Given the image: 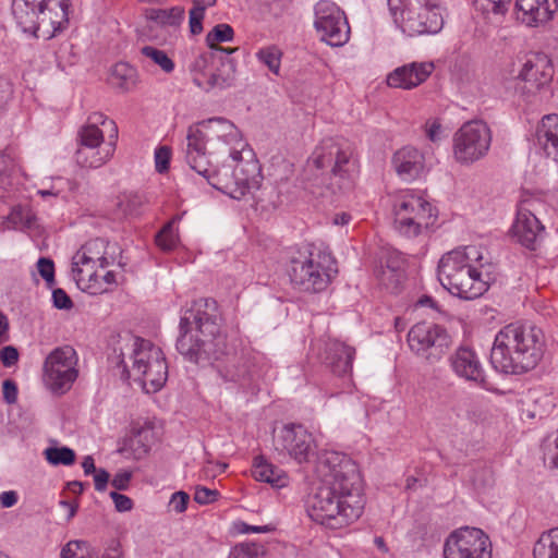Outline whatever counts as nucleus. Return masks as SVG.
I'll return each instance as SVG.
<instances>
[{
    "label": "nucleus",
    "instance_id": "14",
    "mask_svg": "<svg viewBox=\"0 0 558 558\" xmlns=\"http://www.w3.org/2000/svg\"><path fill=\"white\" fill-rule=\"evenodd\" d=\"M444 557L492 558V543L481 529L463 526L452 532L446 539Z\"/></svg>",
    "mask_w": 558,
    "mask_h": 558
},
{
    "label": "nucleus",
    "instance_id": "60",
    "mask_svg": "<svg viewBox=\"0 0 558 558\" xmlns=\"http://www.w3.org/2000/svg\"><path fill=\"white\" fill-rule=\"evenodd\" d=\"M3 399L8 404H13L17 400V386L14 380L5 379L2 383Z\"/></svg>",
    "mask_w": 558,
    "mask_h": 558
},
{
    "label": "nucleus",
    "instance_id": "30",
    "mask_svg": "<svg viewBox=\"0 0 558 558\" xmlns=\"http://www.w3.org/2000/svg\"><path fill=\"white\" fill-rule=\"evenodd\" d=\"M114 147V142H110L106 147L80 145L75 151V161L83 168H99L112 157Z\"/></svg>",
    "mask_w": 558,
    "mask_h": 558
},
{
    "label": "nucleus",
    "instance_id": "5",
    "mask_svg": "<svg viewBox=\"0 0 558 558\" xmlns=\"http://www.w3.org/2000/svg\"><path fill=\"white\" fill-rule=\"evenodd\" d=\"M70 0H13L12 13L24 33L38 37L40 27L51 35L69 22Z\"/></svg>",
    "mask_w": 558,
    "mask_h": 558
},
{
    "label": "nucleus",
    "instance_id": "35",
    "mask_svg": "<svg viewBox=\"0 0 558 558\" xmlns=\"http://www.w3.org/2000/svg\"><path fill=\"white\" fill-rule=\"evenodd\" d=\"M234 31L231 25L221 23L214 26V28L206 35L207 46L218 56H229L238 50V48H223L218 46L219 43L232 41Z\"/></svg>",
    "mask_w": 558,
    "mask_h": 558
},
{
    "label": "nucleus",
    "instance_id": "28",
    "mask_svg": "<svg viewBox=\"0 0 558 558\" xmlns=\"http://www.w3.org/2000/svg\"><path fill=\"white\" fill-rule=\"evenodd\" d=\"M206 130L209 138L217 137L226 145L238 144L241 147H246L247 144L243 141L240 130L228 119L222 117L209 118L198 122Z\"/></svg>",
    "mask_w": 558,
    "mask_h": 558
},
{
    "label": "nucleus",
    "instance_id": "57",
    "mask_svg": "<svg viewBox=\"0 0 558 558\" xmlns=\"http://www.w3.org/2000/svg\"><path fill=\"white\" fill-rule=\"evenodd\" d=\"M219 493L216 489H209L207 487H197L194 494V500L199 505H208L214 502Z\"/></svg>",
    "mask_w": 558,
    "mask_h": 558
},
{
    "label": "nucleus",
    "instance_id": "12",
    "mask_svg": "<svg viewBox=\"0 0 558 558\" xmlns=\"http://www.w3.org/2000/svg\"><path fill=\"white\" fill-rule=\"evenodd\" d=\"M450 342L447 330L433 323H417L408 332L411 351L429 364L438 362L446 354Z\"/></svg>",
    "mask_w": 558,
    "mask_h": 558
},
{
    "label": "nucleus",
    "instance_id": "61",
    "mask_svg": "<svg viewBox=\"0 0 558 558\" xmlns=\"http://www.w3.org/2000/svg\"><path fill=\"white\" fill-rule=\"evenodd\" d=\"M131 478H132V472L123 470V471L118 472L113 476V478L111 481V485L117 490H125L129 487V483H130Z\"/></svg>",
    "mask_w": 558,
    "mask_h": 558
},
{
    "label": "nucleus",
    "instance_id": "49",
    "mask_svg": "<svg viewBox=\"0 0 558 558\" xmlns=\"http://www.w3.org/2000/svg\"><path fill=\"white\" fill-rule=\"evenodd\" d=\"M37 269L47 286L51 288L54 284V264L52 259L40 257L37 262Z\"/></svg>",
    "mask_w": 558,
    "mask_h": 558
},
{
    "label": "nucleus",
    "instance_id": "31",
    "mask_svg": "<svg viewBox=\"0 0 558 558\" xmlns=\"http://www.w3.org/2000/svg\"><path fill=\"white\" fill-rule=\"evenodd\" d=\"M404 258L399 252H388L385 257V264L381 265L378 272V279L383 286L391 291H396L403 274Z\"/></svg>",
    "mask_w": 558,
    "mask_h": 558
},
{
    "label": "nucleus",
    "instance_id": "32",
    "mask_svg": "<svg viewBox=\"0 0 558 558\" xmlns=\"http://www.w3.org/2000/svg\"><path fill=\"white\" fill-rule=\"evenodd\" d=\"M145 202L144 195L138 192H122L113 201L112 214L118 219L138 216Z\"/></svg>",
    "mask_w": 558,
    "mask_h": 558
},
{
    "label": "nucleus",
    "instance_id": "8",
    "mask_svg": "<svg viewBox=\"0 0 558 558\" xmlns=\"http://www.w3.org/2000/svg\"><path fill=\"white\" fill-rule=\"evenodd\" d=\"M335 272L336 260L331 254L313 250L291 260L289 275L293 284L303 291L316 293L328 287Z\"/></svg>",
    "mask_w": 558,
    "mask_h": 558
},
{
    "label": "nucleus",
    "instance_id": "6",
    "mask_svg": "<svg viewBox=\"0 0 558 558\" xmlns=\"http://www.w3.org/2000/svg\"><path fill=\"white\" fill-rule=\"evenodd\" d=\"M132 359L131 371L123 360L120 361L121 378L129 380L133 377L147 393L159 391L168 378V364L161 349L148 340L137 338Z\"/></svg>",
    "mask_w": 558,
    "mask_h": 558
},
{
    "label": "nucleus",
    "instance_id": "63",
    "mask_svg": "<svg viewBox=\"0 0 558 558\" xmlns=\"http://www.w3.org/2000/svg\"><path fill=\"white\" fill-rule=\"evenodd\" d=\"M17 502V494L14 490H8L0 494V504L3 508H11Z\"/></svg>",
    "mask_w": 558,
    "mask_h": 558
},
{
    "label": "nucleus",
    "instance_id": "26",
    "mask_svg": "<svg viewBox=\"0 0 558 558\" xmlns=\"http://www.w3.org/2000/svg\"><path fill=\"white\" fill-rule=\"evenodd\" d=\"M108 248L109 242L105 239L89 240L73 256V265L98 264L100 268H106L113 262Z\"/></svg>",
    "mask_w": 558,
    "mask_h": 558
},
{
    "label": "nucleus",
    "instance_id": "29",
    "mask_svg": "<svg viewBox=\"0 0 558 558\" xmlns=\"http://www.w3.org/2000/svg\"><path fill=\"white\" fill-rule=\"evenodd\" d=\"M535 141L547 157L558 162V114H547L542 119L536 129Z\"/></svg>",
    "mask_w": 558,
    "mask_h": 558
},
{
    "label": "nucleus",
    "instance_id": "17",
    "mask_svg": "<svg viewBox=\"0 0 558 558\" xmlns=\"http://www.w3.org/2000/svg\"><path fill=\"white\" fill-rule=\"evenodd\" d=\"M275 449L288 453L299 463L310 461L315 454L312 434L301 424H286L275 437Z\"/></svg>",
    "mask_w": 558,
    "mask_h": 558
},
{
    "label": "nucleus",
    "instance_id": "37",
    "mask_svg": "<svg viewBox=\"0 0 558 558\" xmlns=\"http://www.w3.org/2000/svg\"><path fill=\"white\" fill-rule=\"evenodd\" d=\"M186 161L191 169L207 180V182L215 187V181L221 180V171L211 163L206 153L186 154Z\"/></svg>",
    "mask_w": 558,
    "mask_h": 558
},
{
    "label": "nucleus",
    "instance_id": "44",
    "mask_svg": "<svg viewBox=\"0 0 558 558\" xmlns=\"http://www.w3.org/2000/svg\"><path fill=\"white\" fill-rule=\"evenodd\" d=\"M178 243V235L173 229V221H169L163 228L156 234V244L162 251H172Z\"/></svg>",
    "mask_w": 558,
    "mask_h": 558
},
{
    "label": "nucleus",
    "instance_id": "62",
    "mask_svg": "<svg viewBox=\"0 0 558 558\" xmlns=\"http://www.w3.org/2000/svg\"><path fill=\"white\" fill-rule=\"evenodd\" d=\"M94 474L95 489L98 492L106 490L110 478L109 472L105 469H98Z\"/></svg>",
    "mask_w": 558,
    "mask_h": 558
},
{
    "label": "nucleus",
    "instance_id": "16",
    "mask_svg": "<svg viewBox=\"0 0 558 558\" xmlns=\"http://www.w3.org/2000/svg\"><path fill=\"white\" fill-rule=\"evenodd\" d=\"M315 28L322 40L332 47L344 45L349 39L350 28L343 12L329 1H319L315 5Z\"/></svg>",
    "mask_w": 558,
    "mask_h": 558
},
{
    "label": "nucleus",
    "instance_id": "13",
    "mask_svg": "<svg viewBox=\"0 0 558 558\" xmlns=\"http://www.w3.org/2000/svg\"><path fill=\"white\" fill-rule=\"evenodd\" d=\"M492 142L490 130L482 121L464 123L453 136V155L462 165L473 163L483 158Z\"/></svg>",
    "mask_w": 558,
    "mask_h": 558
},
{
    "label": "nucleus",
    "instance_id": "2",
    "mask_svg": "<svg viewBox=\"0 0 558 558\" xmlns=\"http://www.w3.org/2000/svg\"><path fill=\"white\" fill-rule=\"evenodd\" d=\"M222 317L214 299L193 301L180 318L178 352L190 363L202 367L213 365L227 353Z\"/></svg>",
    "mask_w": 558,
    "mask_h": 558
},
{
    "label": "nucleus",
    "instance_id": "40",
    "mask_svg": "<svg viewBox=\"0 0 558 558\" xmlns=\"http://www.w3.org/2000/svg\"><path fill=\"white\" fill-rule=\"evenodd\" d=\"M256 58L260 63L266 65L270 72H272L276 75H279L282 51L278 46L270 45L260 48L256 52Z\"/></svg>",
    "mask_w": 558,
    "mask_h": 558
},
{
    "label": "nucleus",
    "instance_id": "53",
    "mask_svg": "<svg viewBox=\"0 0 558 558\" xmlns=\"http://www.w3.org/2000/svg\"><path fill=\"white\" fill-rule=\"evenodd\" d=\"M219 373L226 381H240L248 376V371L244 365H232V367L226 368V373L221 371Z\"/></svg>",
    "mask_w": 558,
    "mask_h": 558
},
{
    "label": "nucleus",
    "instance_id": "55",
    "mask_svg": "<svg viewBox=\"0 0 558 558\" xmlns=\"http://www.w3.org/2000/svg\"><path fill=\"white\" fill-rule=\"evenodd\" d=\"M218 58V54L210 52L209 54L198 56L191 64V73L194 76L195 73L204 72L209 66L210 62H214Z\"/></svg>",
    "mask_w": 558,
    "mask_h": 558
},
{
    "label": "nucleus",
    "instance_id": "23",
    "mask_svg": "<svg viewBox=\"0 0 558 558\" xmlns=\"http://www.w3.org/2000/svg\"><path fill=\"white\" fill-rule=\"evenodd\" d=\"M154 438V428L150 424L133 426L131 436L125 439L119 452L125 458L141 460L148 454Z\"/></svg>",
    "mask_w": 558,
    "mask_h": 558
},
{
    "label": "nucleus",
    "instance_id": "39",
    "mask_svg": "<svg viewBox=\"0 0 558 558\" xmlns=\"http://www.w3.org/2000/svg\"><path fill=\"white\" fill-rule=\"evenodd\" d=\"M209 140V136L202 128L198 125V122L195 125H191L187 130L186 141V154H198L206 153V142Z\"/></svg>",
    "mask_w": 558,
    "mask_h": 558
},
{
    "label": "nucleus",
    "instance_id": "20",
    "mask_svg": "<svg viewBox=\"0 0 558 558\" xmlns=\"http://www.w3.org/2000/svg\"><path fill=\"white\" fill-rule=\"evenodd\" d=\"M453 373L468 381L481 387L487 386L485 372L474 350L469 347H459L449 357Z\"/></svg>",
    "mask_w": 558,
    "mask_h": 558
},
{
    "label": "nucleus",
    "instance_id": "50",
    "mask_svg": "<svg viewBox=\"0 0 558 558\" xmlns=\"http://www.w3.org/2000/svg\"><path fill=\"white\" fill-rule=\"evenodd\" d=\"M171 150L167 146H160L155 151V166L159 173H163L169 169Z\"/></svg>",
    "mask_w": 558,
    "mask_h": 558
},
{
    "label": "nucleus",
    "instance_id": "41",
    "mask_svg": "<svg viewBox=\"0 0 558 558\" xmlns=\"http://www.w3.org/2000/svg\"><path fill=\"white\" fill-rule=\"evenodd\" d=\"M44 456L51 465H72L76 460L75 451L69 447H48Z\"/></svg>",
    "mask_w": 558,
    "mask_h": 558
},
{
    "label": "nucleus",
    "instance_id": "11",
    "mask_svg": "<svg viewBox=\"0 0 558 558\" xmlns=\"http://www.w3.org/2000/svg\"><path fill=\"white\" fill-rule=\"evenodd\" d=\"M77 355L70 345L56 348L46 357L43 366L45 386L56 395L69 391L78 376Z\"/></svg>",
    "mask_w": 558,
    "mask_h": 558
},
{
    "label": "nucleus",
    "instance_id": "64",
    "mask_svg": "<svg viewBox=\"0 0 558 558\" xmlns=\"http://www.w3.org/2000/svg\"><path fill=\"white\" fill-rule=\"evenodd\" d=\"M230 146L229 156L232 158V160H234L236 163L245 162L242 156L245 151V147H241L238 144H230Z\"/></svg>",
    "mask_w": 558,
    "mask_h": 558
},
{
    "label": "nucleus",
    "instance_id": "36",
    "mask_svg": "<svg viewBox=\"0 0 558 558\" xmlns=\"http://www.w3.org/2000/svg\"><path fill=\"white\" fill-rule=\"evenodd\" d=\"M147 21L154 22L161 27H179L184 20V8L172 7L170 9L149 8L145 10Z\"/></svg>",
    "mask_w": 558,
    "mask_h": 558
},
{
    "label": "nucleus",
    "instance_id": "15",
    "mask_svg": "<svg viewBox=\"0 0 558 558\" xmlns=\"http://www.w3.org/2000/svg\"><path fill=\"white\" fill-rule=\"evenodd\" d=\"M251 156L245 162L236 163L232 170L231 177L223 173L221 180L215 181V189L229 195L234 199L243 198L247 193L257 191L262 184L260 166L253 158L252 151H247Z\"/></svg>",
    "mask_w": 558,
    "mask_h": 558
},
{
    "label": "nucleus",
    "instance_id": "7",
    "mask_svg": "<svg viewBox=\"0 0 558 558\" xmlns=\"http://www.w3.org/2000/svg\"><path fill=\"white\" fill-rule=\"evenodd\" d=\"M395 23L410 36L436 34L444 26L437 0H387Z\"/></svg>",
    "mask_w": 558,
    "mask_h": 558
},
{
    "label": "nucleus",
    "instance_id": "52",
    "mask_svg": "<svg viewBox=\"0 0 558 558\" xmlns=\"http://www.w3.org/2000/svg\"><path fill=\"white\" fill-rule=\"evenodd\" d=\"M205 17V11L201 8H192L190 10V32L192 35H199L203 32V20Z\"/></svg>",
    "mask_w": 558,
    "mask_h": 558
},
{
    "label": "nucleus",
    "instance_id": "21",
    "mask_svg": "<svg viewBox=\"0 0 558 558\" xmlns=\"http://www.w3.org/2000/svg\"><path fill=\"white\" fill-rule=\"evenodd\" d=\"M433 62H411L395 69L387 76V85L393 88L412 89L424 83L433 73Z\"/></svg>",
    "mask_w": 558,
    "mask_h": 558
},
{
    "label": "nucleus",
    "instance_id": "47",
    "mask_svg": "<svg viewBox=\"0 0 558 558\" xmlns=\"http://www.w3.org/2000/svg\"><path fill=\"white\" fill-rule=\"evenodd\" d=\"M80 145L102 146L104 133L99 128L82 126L78 131Z\"/></svg>",
    "mask_w": 558,
    "mask_h": 558
},
{
    "label": "nucleus",
    "instance_id": "42",
    "mask_svg": "<svg viewBox=\"0 0 558 558\" xmlns=\"http://www.w3.org/2000/svg\"><path fill=\"white\" fill-rule=\"evenodd\" d=\"M141 53L150 59L155 64L166 73H171L174 70V62L163 51L153 46H144Z\"/></svg>",
    "mask_w": 558,
    "mask_h": 558
},
{
    "label": "nucleus",
    "instance_id": "46",
    "mask_svg": "<svg viewBox=\"0 0 558 558\" xmlns=\"http://www.w3.org/2000/svg\"><path fill=\"white\" fill-rule=\"evenodd\" d=\"M72 543H69L65 548L61 551V558H84L76 557L73 550L71 549ZM88 558H123L122 551L120 549V544L113 542L101 556L89 554Z\"/></svg>",
    "mask_w": 558,
    "mask_h": 558
},
{
    "label": "nucleus",
    "instance_id": "25",
    "mask_svg": "<svg viewBox=\"0 0 558 558\" xmlns=\"http://www.w3.org/2000/svg\"><path fill=\"white\" fill-rule=\"evenodd\" d=\"M354 354V348L339 340H330L325 345L324 361L333 374L343 376L352 371Z\"/></svg>",
    "mask_w": 558,
    "mask_h": 558
},
{
    "label": "nucleus",
    "instance_id": "58",
    "mask_svg": "<svg viewBox=\"0 0 558 558\" xmlns=\"http://www.w3.org/2000/svg\"><path fill=\"white\" fill-rule=\"evenodd\" d=\"M19 351L13 345L3 347L0 351V360L3 366L11 367L19 361Z\"/></svg>",
    "mask_w": 558,
    "mask_h": 558
},
{
    "label": "nucleus",
    "instance_id": "10",
    "mask_svg": "<svg viewBox=\"0 0 558 558\" xmlns=\"http://www.w3.org/2000/svg\"><path fill=\"white\" fill-rule=\"evenodd\" d=\"M435 208L421 196L414 194L402 195L393 206L396 230L407 236H417L422 228L433 226L437 219Z\"/></svg>",
    "mask_w": 558,
    "mask_h": 558
},
{
    "label": "nucleus",
    "instance_id": "51",
    "mask_svg": "<svg viewBox=\"0 0 558 558\" xmlns=\"http://www.w3.org/2000/svg\"><path fill=\"white\" fill-rule=\"evenodd\" d=\"M108 123L111 126V131L113 134L110 135V138L114 137L117 140L118 137V128L113 120H109L104 113L101 112H93L89 114L86 126H93V128H99L98 125H105Z\"/></svg>",
    "mask_w": 558,
    "mask_h": 558
},
{
    "label": "nucleus",
    "instance_id": "9",
    "mask_svg": "<svg viewBox=\"0 0 558 558\" xmlns=\"http://www.w3.org/2000/svg\"><path fill=\"white\" fill-rule=\"evenodd\" d=\"M313 163L317 169L331 167V179L340 190L352 187L356 161L353 159V149L348 142L333 138L324 141L314 153Z\"/></svg>",
    "mask_w": 558,
    "mask_h": 558
},
{
    "label": "nucleus",
    "instance_id": "27",
    "mask_svg": "<svg viewBox=\"0 0 558 558\" xmlns=\"http://www.w3.org/2000/svg\"><path fill=\"white\" fill-rule=\"evenodd\" d=\"M220 62V66L213 68L210 66V71L208 73V78L201 80L199 77L195 78V85L205 92H209L214 88H226L231 85L234 80L235 72V62L233 59H230L228 56H218L217 58Z\"/></svg>",
    "mask_w": 558,
    "mask_h": 558
},
{
    "label": "nucleus",
    "instance_id": "59",
    "mask_svg": "<svg viewBox=\"0 0 558 558\" xmlns=\"http://www.w3.org/2000/svg\"><path fill=\"white\" fill-rule=\"evenodd\" d=\"M110 497L114 502L116 510L119 512H126L132 510L133 501L126 495L120 494L118 492H111Z\"/></svg>",
    "mask_w": 558,
    "mask_h": 558
},
{
    "label": "nucleus",
    "instance_id": "1",
    "mask_svg": "<svg viewBox=\"0 0 558 558\" xmlns=\"http://www.w3.org/2000/svg\"><path fill=\"white\" fill-rule=\"evenodd\" d=\"M325 480L308 495L305 509L317 524L330 530L343 529L356 521L364 509L362 478L354 461L332 452L322 462Z\"/></svg>",
    "mask_w": 558,
    "mask_h": 558
},
{
    "label": "nucleus",
    "instance_id": "34",
    "mask_svg": "<svg viewBox=\"0 0 558 558\" xmlns=\"http://www.w3.org/2000/svg\"><path fill=\"white\" fill-rule=\"evenodd\" d=\"M97 264L87 265H73L72 274L76 283L82 287L83 290H87L90 294H97L106 292L107 289H102L99 284L100 277L96 269Z\"/></svg>",
    "mask_w": 558,
    "mask_h": 558
},
{
    "label": "nucleus",
    "instance_id": "43",
    "mask_svg": "<svg viewBox=\"0 0 558 558\" xmlns=\"http://www.w3.org/2000/svg\"><path fill=\"white\" fill-rule=\"evenodd\" d=\"M266 549L264 545L257 543H243L236 545L231 556L232 558H265Z\"/></svg>",
    "mask_w": 558,
    "mask_h": 558
},
{
    "label": "nucleus",
    "instance_id": "24",
    "mask_svg": "<svg viewBox=\"0 0 558 558\" xmlns=\"http://www.w3.org/2000/svg\"><path fill=\"white\" fill-rule=\"evenodd\" d=\"M392 163L399 177L412 181L423 172L425 159L418 149L405 146L395 153Z\"/></svg>",
    "mask_w": 558,
    "mask_h": 558
},
{
    "label": "nucleus",
    "instance_id": "48",
    "mask_svg": "<svg viewBox=\"0 0 558 558\" xmlns=\"http://www.w3.org/2000/svg\"><path fill=\"white\" fill-rule=\"evenodd\" d=\"M511 0H474V4L483 12L504 14L508 10Z\"/></svg>",
    "mask_w": 558,
    "mask_h": 558
},
{
    "label": "nucleus",
    "instance_id": "4",
    "mask_svg": "<svg viewBox=\"0 0 558 558\" xmlns=\"http://www.w3.org/2000/svg\"><path fill=\"white\" fill-rule=\"evenodd\" d=\"M481 256L475 246L452 250L438 263V280L452 295L464 300H474L488 289L481 272L472 265Z\"/></svg>",
    "mask_w": 558,
    "mask_h": 558
},
{
    "label": "nucleus",
    "instance_id": "38",
    "mask_svg": "<svg viewBox=\"0 0 558 558\" xmlns=\"http://www.w3.org/2000/svg\"><path fill=\"white\" fill-rule=\"evenodd\" d=\"M534 558H558V527L544 532L533 547Z\"/></svg>",
    "mask_w": 558,
    "mask_h": 558
},
{
    "label": "nucleus",
    "instance_id": "56",
    "mask_svg": "<svg viewBox=\"0 0 558 558\" xmlns=\"http://www.w3.org/2000/svg\"><path fill=\"white\" fill-rule=\"evenodd\" d=\"M190 496L187 493L180 490L175 492L170 499L169 506L177 512L182 513L186 510Z\"/></svg>",
    "mask_w": 558,
    "mask_h": 558
},
{
    "label": "nucleus",
    "instance_id": "33",
    "mask_svg": "<svg viewBox=\"0 0 558 558\" xmlns=\"http://www.w3.org/2000/svg\"><path fill=\"white\" fill-rule=\"evenodd\" d=\"M252 474L255 480L270 484L272 487H284L288 476L284 471L268 462L263 456L254 459Z\"/></svg>",
    "mask_w": 558,
    "mask_h": 558
},
{
    "label": "nucleus",
    "instance_id": "54",
    "mask_svg": "<svg viewBox=\"0 0 558 558\" xmlns=\"http://www.w3.org/2000/svg\"><path fill=\"white\" fill-rule=\"evenodd\" d=\"M52 303L58 310H71L73 307L71 298L61 288H57L52 291Z\"/></svg>",
    "mask_w": 558,
    "mask_h": 558
},
{
    "label": "nucleus",
    "instance_id": "45",
    "mask_svg": "<svg viewBox=\"0 0 558 558\" xmlns=\"http://www.w3.org/2000/svg\"><path fill=\"white\" fill-rule=\"evenodd\" d=\"M112 76L119 78V86L123 89H129L134 84L135 70L128 63H117L112 70Z\"/></svg>",
    "mask_w": 558,
    "mask_h": 558
},
{
    "label": "nucleus",
    "instance_id": "19",
    "mask_svg": "<svg viewBox=\"0 0 558 558\" xmlns=\"http://www.w3.org/2000/svg\"><path fill=\"white\" fill-rule=\"evenodd\" d=\"M511 232L517 242L530 251H536L545 238L544 226L531 210L525 208L518 210Z\"/></svg>",
    "mask_w": 558,
    "mask_h": 558
},
{
    "label": "nucleus",
    "instance_id": "3",
    "mask_svg": "<svg viewBox=\"0 0 558 558\" xmlns=\"http://www.w3.org/2000/svg\"><path fill=\"white\" fill-rule=\"evenodd\" d=\"M543 331L534 326L509 324L495 337L490 363L505 374H523L536 367L544 354Z\"/></svg>",
    "mask_w": 558,
    "mask_h": 558
},
{
    "label": "nucleus",
    "instance_id": "18",
    "mask_svg": "<svg viewBox=\"0 0 558 558\" xmlns=\"http://www.w3.org/2000/svg\"><path fill=\"white\" fill-rule=\"evenodd\" d=\"M522 85L523 95H535L548 86L554 77V65L551 59L544 52H532L527 54L525 62L518 76Z\"/></svg>",
    "mask_w": 558,
    "mask_h": 558
},
{
    "label": "nucleus",
    "instance_id": "22",
    "mask_svg": "<svg viewBox=\"0 0 558 558\" xmlns=\"http://www.w3.org/2000/svg\"><path fill=\"white\" fill-rule=\"evenodd\" d=\"M557 10V0H515L517 19L531 27L547 23Z\"/></svg>",
    "mask_w": 558,
    "mask_h": 558
}]
</instances>
